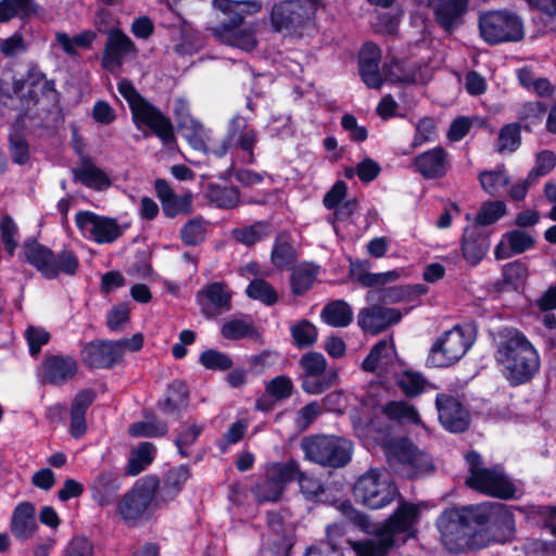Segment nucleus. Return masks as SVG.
Segmentation results:
<instances>
[{"mask_svg": "<svg viewBox=\"0 0 556 556\" xmlns=\"http://www.w3.org/2000/svg\"><path fill=\"white\" fill-rule=\"evenodd\" d=\"M437 527L446 549L462 554L483 549L511 535L515 517L503 503L483 502L444 509Z\"/></svg>", "mask_w": 556, "mask_h": 556, "instance_id": "nucleus-1", "label": "nucleus"}, {"mask_svg": "<svg viewBox=\"0 0 556 556\" xmlns=\"http://www.w3.org/2000/svg\"><path fill=\"white\" fill-rule=\"evenodd\" d=\"M494 358L511 387L530 382L540 369V355L518 328L503 326L494 334Z\"/></svg>", "mask_w": 556, "mask_h": 556, "instance_id": "nucleus-2", "label": "nucleus"}, {"mask_svg": "<svg viewBox=\"0 0 556 556\" xmlns=\"http://www.w3.org/2000/svg\"><path fill=\"white\" fill-rule=\"evenodd\" d=\"M215 9L223 12L227 18L210 28L211 35L220 43L252 51L257 46L255 29L244 23L247 15L261 11L260 0H213Z\"/></svg>", "mask_w": 556, "mask_h": 556, "instance_id": "nucleus-3", "label": "nucleus"}, {"mask_svg": "<svg viewBox=\"0 0 556 556\" xmlns=\"http://www.w3.org/2000/svg\"><path fill=\"white\" fill-rule=\"evenodd\" d=\"M117 90L128 103L132 123L138 129L142 126L148 127L165 146L176 143L175 129L170 118L147 100L130 80L125 78L119 80Z\"/></svg>", "mask_w": 556, "mask_h": 556, "instance_id": "nucleus-4", "label": "nucleus"}, {"mask_svg": "<svg viewBox=\"0 0 556 556\" xmlns=\"http://www.w3.org/2000/svg\"><path fill=\"white\" fill-rule=\"evenodd\" d=\"M23 251L26 262L49 280L56 279L61 274L75 276L80 266L79 258L73 250L63 248L54 253L36 239L26 240Z\"/></svg>", "mask_w": 556, "mask_h": 556, "instance_id": "nucleus-5", "label": "nucleus"}, {"mask_svg": "<svg viewBox=\"0 0 556 556\" xmlns=\"http://www.w3.org/2000/svg\"><path fill=\"white\" fill-rule=\"evenodd\" d=\"M353 496L369 509H381L401 496L399 488L387 469L370 468L353 485Z\"/></svg>", "mask_w": 556, "mask_h": 556, "instance_id": "nucleus-6", "label": "nucleus"}, {"mask_svg": "<svg viewBox=\"0 0 556 556\" xmlns=\"http://www.w3.org/2000/svg\"><path fill=\"white\" fill-rule=\"evenodd\" d=\"M305 458L323 467L341 468L352 458V443L337 435L315 434L301 442Z\"/></svg>", "mask_w": 556, "mask_h": 556, "instance_id": "nucleus-7", "label": "nucleus"}, {"mask_svg": "<svg viewBox=\"0 0 556 556\" xmlns=\"http://www.w3.org/2000/svg\"><path fill=\"white\" fill-rule=\"evenodd\" d=\"M160 480L155 476H146L117 501L116 514L126 525H136L148 515L155 497Z\"/></svg>", "mask_w": 556, "mask_h": 556, "instance_id": "nucleus-8", "label": "nucleus"}, {"mask_svg": "<svg viewBox=\"0 0 556 556\" xmlns=\"http://www.w3.org/2000/svg\"><path fill=\"white\" fill-rule=\"evenodd\" d=\"M481 38L489 45L516 42L523 37V26L518 15L506 11H490L479 17Z\"/></svg>", "mask_w": 556, "mask_h": 556, "instance_id": "nucleus-9", "label": "nucleus"}, {"mask_svg": "<svg viewBox=\"0 0 556 556\" xmlns=\"http://www.w3.org/2000/svg\"><path fill=\"white\" fill-rule=\"evenodd\" d=\"M471 341L460 325L444 331L429 350L426 365L445 368L457 363L469 350Z\"/></svg>", "mask_w": 556, "mask_h": 556, "instance_id": "nucleus-10", "label": "nucleus"}, {"mask_svg": "<svg viewBox=\"0 0 556 556\" xmlns=\"http://www.w3.org/2000/svg\"><path fill=\"white\" fill-rule=\"evenodd\" d=\"M312 12L300 0H283L275 3L270 11L273 30L277 33H301Z\"/></svg>", "mask_w": 556, "mask_h": 556, "instance_id": "nucleus-11", "label": "nucleus"}, {"mask_svg": "<svg viewBox=\"0 0 556 556\" xmlns=\"http://www.w3.org/2000/svg\"><path fill=\"white\" fill-rule=\"evenodd\" d=\"M466 486L479 493L501 498L513 500L516 497V485L502 471L495 468H484L473 472L465 480Z\"/></svg>", "mask_w": 556, "mask_h": 556, "instance_id": "nucleus-12", "label": "nucleus"}, {"mask_svg": "<svg viewBox=\"0 0 556 556\" xmlns=\"http://www.w3.org/2000/svg\"><path fill=\"white\" fill-rule=\"evenodd\" d=\"M75 223L85 238L99 244L112 243L123 235L115 218L90 211H79L75 216Z\"/></svg>", "mask_w": 556, "mask_h": 556, "instance_id": "nucleus-13", "label": "nucleus"}, {"mask_svg": "<svg viewBox=\"0 0 556 556\" xmlns=\"http://www.w3.org/2000/svg\"><path fill=\"white\" fill-rule=\"evenodd\" d=\"M399 504L395 510L379 527L382 534L395 539L397 534H403L406 539L417 536L421 510L418 504L399 497Z\"/></svg>", "mask_w": 556, "mask_h": 556, "instance_id": "nucleus-14", "label": "nucleus"}, {"mask_svg": "<svg viewBox=\"0 0 556 556\" xmlns=\"http://www.w3.org/2000/svg\"><path fill=\"white\" fill-rule=\"evenodd\" d=\"M435 408L442 427L451 433L466 432L471 422L468 408L456 396L447 393H438Z\"/></svg>", "mask_w": 556, "mask_h": 556, "instance_id": "nucleus-15", "label": "nucleus"}, {"mask_svg": "<svg viewBox=\"0 0 556 556\" xmlns=\"http://www.w3.org/2000/svg\"><path fill=\"white\" fill-rule=\"evenodd\" d=\"M240 117L236 116L231 119L227 134L223 138L220 144L213 151L217 157L225 156L231 148H237L245 153L243 163L253 165L256 163L254 149L258 142V132L255 128L244 127L239 134Z\"/></svg>", "mask_w": 556, "mask_h": 556, "instance_id": "nucleus-16", "label": "nucleus"}, {"mask_svg": "<svg viewBox=\"0 0 556 556\" xmlns=\"http://www.w3.org/2000/svg\"><path fill=\"white\" fill-rule=\"evenodd\" d=\"M80 356L84 365L91 370L112 369L122 363L124 351L115 341L98 339L87 342Z\"/></svg>", "mask_w": 556, "mask_h": 556, "instance_id": "nucleus-17", "label": "nucleus"}, {"mask_svg": "<svg viewBox=\"0 0 556 556\" xmlns=\"http://www.w3.org/2000/svg\"><path fill=\"white\" fill-rule=\"evenodd\" d=\"M25 78L28 84V90L21 94V104L24 109L29 110L39 103V94L36 91V87L40 84V93L43 98L52 102L60 100V92L55 87V80L47 79L46 73L41 71L37 63L30 62L28 64Z\"/></svg>", "mask_w": 556, "mask_h": 556, "instance_id": "nucleus-18", "label": "nucleus"}, {"mask_svg": "<svg viewBox=\"0 0 556 556\" xmlns=\"http://www.w3.org/2000/svg\"><path fill=\"white\" fill-rule=\"evenodd\" d=\"M410 168L424 179H441L446 176L450 168L448 152L442 146L428 149L412 160Z\"/></svg>", "mask_w": 556, "mask_h": 556, "instance_id": "nucleus-19", "label": "nucleus"}, {"mask_svg": "<svg viewBox=\"0 0 556 556\" xmlns=\"http://www.w3.org/2000/svg\"><path fill=\"white\" fill-rule=\"evenodd\" d=\"M135 42L119 27H113L108 33V39L101 58L102 68L113 72L121 67L127 54L136 53Z\"/></svg>", "mask_w": 556, "mask_h": 556, "instance_id": "nucleus-20", "label": "nucleus"}, {"mask_svg": "<svg viewBox=\"0 0 556 556\" xmlns=\"http://www.w3.org/2000/svg\"><path fill=\"white\" fill-rule=\"evenodd\" d=\"M402 317L397 308L374 304L359 311L357 324L364 332L379 334L390 326L399 324Z\"/></svg>", "mask_w": 556, "mask_h": 556, "instance_id": "nucleus-21", "label": "nucleus"}, {"mask_svg": "<svg viewBox=\"0 0 556 556\" xmlns=\"http://www.w3.org/2000/svg\"><path fill=\"white\" fill-rule=\"evenodd\" d=\"M174 117L179 129L185 131V137L194 150H204V126L194 118L190 112V104L185 98H177L174 103Z\"/></svg>", "mask_w": 556, "mask_h": 556, "instance_id": "nucleus-22", "label": "nucleus"}, {"mask_svg": "<svg viewBox=\"0 0 556 556\" xmlns=\"http://www.w3.org/2000/svg\"><path fill=\"white\" fill-rule=\"evenodd\" d=\"M154 189L161 202L163 214L167 218H175L178 215H188L193 211V197L191 193L178 195L169 184L157 178L154 181Z\"/></svg>", "mask_w": 556, "mask_h": 556, "instance_id": "nucleus-23", "label": "nucleus"}, {"mask_svg": "<svg viewBox=\"0 0 556 556\" xmlns=\"http://www.w3.org/2000/svg\"><path fill=\"white\" fill-rule=\"evenodd\" d=\"M381 50L372 41H366L358 54V74L362 81L370 89H380L383 77L379 70Z\"/></svg>", "mask_w": 556, "mask_h": 556, "instance_id": "nucleus-24", "label": "nucleus"}, {"mask_svg": "<svg viewBox=\"0 0 556 556\" xmlns=\"http://www.w3.org/2000/svg\"><path fill=\"white\" fill-rule=\"evenodd\" d=\"M78 370L77 362L70 355H48L42 362L41 381L51 386H63Z\"/></svg>", "mask_w": 556, "mask_h": 556, "instance_id": "nucleus-25", "label": "nucleus"}, {"mask_svg": "<svg viewBox=\"0 0 556 556\" xmlns=\"http://www.w3.org/2000/svg\"><path fill=\"white\" fill-rule=\"evenodd\" d=\"M97 400V393L91 388H85L78 391L70 406V428L68 432L73 439H81L87 432L86 415L89 407Z\"/></svg>", "mask_w": 556, "mask_h": 556, "instance_id": "nucleus-26", "label": "nucleus"}, {"mask_svg": "<svg viewBox=\"0 0 556 556\" xmlns=\"http://www.w3.org/2000/svg\"><path fill=\"white\" fill-rule=\"evenodd\" d=\"M468 0H438L433 9L437 24L448 35L463 24Z\"/></svg>", "mask_w": 556, "mask_h": 556, "instance_id": "nucleus-27", "label": "nucleus"}, {"mask_svg": "<svg viewBox=\"0 0 556 556\" xmlns=\"http://www.w3.org/2000/svg\"><path fill=\"white\" fill-rule=\"evenodd\" d=\"M189 400L190 392L187 383L175 379L167 384L165 396L156 402V407L163 414L179 419L182 410L187 408Z\"/></svg>", "mask_w": 556, "mask_h": 556, "instance_id": "nucleus-28", "label": "nucleus"}, {"mask_svg": "<svg viewBox=\"0 0 556 556\" xmlns=\"http://www.w3.org/2000/svg\"><path fill=\"white\" fill-rule=\"evenodd\" d=\"M91 498L100 506L111 505L121 489L119 476L114 470H102L89 485Z\"/></svg>", "mask_w": 556, "mask_h": 556, "instance_id": "nucleus-29", "label": "nucleus"}, {"mask_svg": "<svg viewBox=\"0 0 556 556\" xmlns=\"http://www.w3.org/2000/svg\"><path fill=\"white\" fill-rule=\"evenodd\" d=\"M462 255L470 266H477L486 255L490 239L478 227H467L462 236Z\"/></svg>", "mask_w": 556, "mask_h": 556, "instance_id": "nucleus-30", "label": "nucleus"}, {"mask_svg": "<svg viewBox=\"0 0 556 556\" xmlns=\"http://www.w3.org/2000/svg\"><path fill=\"white\" fill-rule=\"evenodd\" d=\"M37 529L35 506L26 501L18 503L12 513L10 521L11 533L20 541H27Z\"/></svg>", "mask_w": 556, "mask_h": 556, "instance_id": "nucleus-31", "label": "nucleus"}, {"mask_svg": "<svg viewBox=\"0 0 556 556\" xmlns=\"http://www.w3.org/2000/svg\"><path fill=\"white\" fill-rule=\"evenodd\" d=\"M195 298L203 311L208 308L229 311L231 307V294L227 291L225 282L216 281L206 285L197 292Z\"/></svg>", "mask_w": 556, "mask_h": 556, "instance_id": "nucleus-32", "label": "nucleus"}, {"mask_svg": "<svg viewBox=\"0 0 556 556\" xmlns=\"http://www.w3.org/2000/svg\"><path fill=\"white\" fill-rule=\"evenodd\" d=\"M529 267L526 262L516 260L505 264L502 268V279L492 283V290L501 293L505 291H517L528 278Z\"/></svg>", "mask_w": 556, "mask_h": 556, "instance_id": "nucleus-33", "label": "nucleus"}, {"mask_svg": "<svg viewBox=\"0 0 556 556\" xmlns=\"http://www.w3.org/2000/svg\"><path fill=\"white\" fill-rule=\"evenodd\" d=\"M73 173L76 181L97 191H103L110 188L112 184L109 175L103 169L96 166L89 155L81 157L80 167L74 169Z\"/></svg>", "mask_w": 556, "mask_h": 556, "instance_id": "nucleus-34", "label": "nucleus"}, {"mask_svg": "<svg viewBox=\"0 0 556 556\" xmlns=\"http://www.w3.org/2000/svg\"><path fill=\"white\" fill-rule=\"evenodd\" d=\"M375 535L376 539L351 541V546L356 556H386L395 545V539L382 534L379 528Z\"/></svg>", "mask_w": 556, "mask_h": 556, "instance_id": "nucleus-35", "label": "nucleus"}, {"mask_svg": "<svg viewBox=\"0 0 556 556\" xmlns=\"http://www.w3.org/2000/svg\"><path fill=\"white\" fill-rule=\"evenodd\" d=\"M400 278L397 270H388L384 273H363L357 276V283L366 288H377L367 292V300L375 301L376 299L382 302H388L389 299H383L380 290L387 288L386 285L393 282Z\"/></svg>", "mask_w": 556, "mask_h": 556, "instance_id": "nucleus-36", "label": "nucleus"}, {"mask_svg": "<svg viewBox=\"0 0 556 556\" xmlns=\"http://www.w3.org/2000/svg\"><path fill=\"white\" fill-rule=\"evenodd\" d=\"M206 198L217 208L232 210L240 203V190L236 186H222L210 182L206 187Z\"/></svg>", "mask_w": 556, "mask_h": 556, "instance_id": "nucleus-37", "label": "nucleus"}, {"mask_svg": "<svg viewBox=\"0 0 556 556\" xmlns=\"http://www.w3.org/2000/svg\"><path fill=\"white\" fill-rule=\"evenodd\" d=\"M321 319L336 328L348 327L353 320L351 305L344 300H333L327 303L320 313Z\"/></svg>", "mask_w": 556, "mask_h": 556, "instance_id": "nucleus-38", "label": "nucleus"}, {"mask_svg": "<svg viewBox=\"0 0 556 556\" xmlns=\"http://www.w3.org/2000/svg\"><path fill=\"white\" fill-rule=\"evenodd\" d=\"M156 453V447L152 442H140L138 446L131 451L127 466L125 468L126 476H138L152 464Z\"/></svg>", "mask_w": 556, "mask_h": 556, "instance_id": "nucleus-39", "label": "nucleus"}, {"mask_svg": "<svg viewBox=\"0 0 556 556\" xmlns=\"http://www.w3.org/2000/svg\"><path fill=\"white\" fill-rule=\"evenodd\" d=\"M38 8L34 0H0V23H8L14 17L28 20L37 14Z\"/></svg>", "mask_w": 556, "mask_h": 556, "instance_id": "nucleus-40", "label": "nucleus"}, {"mask_svg": "<svg viewBox=\"0 0 556 556\" xmlns=\"http://www.w3.org/2000/svg\"><path fill=\"white\" fill-rule=\"evenodd\" d=\"M222 336L227 340L251 339L256 342L263 340L262 333L252 324L243 319L233 318L223 324Z\"/></svg>", "mask_w": 556, "mask_h": 556, "instance_id": "nucleus-41", "label": "nucleus"}, {"mask_svg": "<svg viewBox=\"0 0 556 556\" xmlns=\"http://www.w3.org/2000/svg\"><path fill=\"white\" fill-rule=\"evenodd\" d=\"M146 421H136L129 426L128 433L134 438H161L168 432L165 421L157 420L154 413H146Z\"/></svg>", "mask_w": 556, "mask_h": 556, "instance_id": "nucleus-42", "label": "nucleus"}, {"mask_svg": "<svg viewBox=\"0 0 556 556\" xmlns=\"http://www.w3.org/2000/svg\"><path fill=\"white\" fill-rule=\"evenodd\" d=\"M301 468L298 460L290 458L287 462H276L270 464L266 469V476L275 483H279L286 488L288 483L298 481Z\"/></svg>", "mask_w": 556, "mask_h": 556, "instance_id": "nucleus-43", "label": "nucleus"}, {"mask_svg": "<svg viewBox=\"0 0 556 556\" xmlns=\"http://www.w3.org/2000/svg\"><path fill=\"white\" fill-rule=\"evenodd\" d=\"M290 336L294 348L305 350L316 343L318 329L312 321L304 318L291 325Z\"/></svg>", "mask_w": 556, "mask_h": 556, "instance_id": "nucleus-44", "label": "nucleus"}, {"mask_svg": "<svg viewBox=\"0 0 556 556\" xmlns=\"http://www.w3.org/2000/svg\"><path fill=\"white\" fill-rule=\"evenodd\" d=\"M317 275V266L304 264L294 267L290 277L292 293L296 296L305 294L316 281Z\"/></svg>", "mask_w": 556, "mask_h": 556, "instance_id": "nucleus-45", "label": "nucleus"}, {"mask_svg": "<svg viewBox=\"0 0 556 556\" xmlns=\"http://www.w3.org/2000/svg\"><path fill=\"white\" fill-rule=\"evenodd\" d=\"M427 378L419 371L405 369L396 378V386L408 399H415L425 392Z\"/></svg>", "mask_w": 556, "mask_h": 556, "instance_id": "nucleus-46", "label": "nucleus"}, {"mask_svg": "<svg viewBox=\"0 0 556 556\" xmlns=\"http://www.w3.org/2000/svg\"><path fill=\"white\" fill-rule=\"evenodd\" d=\"M394 352L392 342L386 339L379 340L362 362V369L366 372H375L380 363L388 364Z\"/></svg>", "mask_w": 556, "mask_h": 556, "instance_id": "nucleus-47", "label": "nucleus"}, {"mask_svg": "<svg viewBox=\"0 0 556 556\" xmlns=\"http://www.w3.org/2000/svg\"><path fill=\"white\" fill-rule=\"evenodd\" d=\"M270 261L279 270L292 268L296 262V252L292 243L278 237L271 249Z\"/></svg>", "mask_w": 556, "mask_h": 556, "instance_id": "nucleus-48", "label": "nucleus"}, {"mask_svg": "<svg viewBox=\"0 0 556 556\" xmlns=\"http://www.w3.org/2000/svg\"><path fill=\"white\" fill-rule=\"evenodd\" d=\"M298 483L300 486V492L303 494L306 501L314 503L329 502L327 489L318 478L311 477L301 470V473L298 478Z\"/></svg>", "mask_w": 556, "mask_h": 556, "instance_id": "nucleus-49", "label": "nucleus"}, {"mask_svg": "<svg viewBox=\"0 0 556 556\" xmlns=\"http://www.w3.org/2000/svg\"><path fill=\"white\" fill-rule=\"evenodd\" d=\"M521 123H509L502 126L496 140V151L498 153H513L521 144Z\"/></svg>", "mask_w": 556, "mask_h": 556, "instance_id": "nucleus-50", "label": "nucleus"}, {"mask_svg": "<svg viewBox=\"0 0 556 556\" xmlns=\"http://www.w3.org/2000/svg\"><path fill=\"white\" fill-rule=\"evenodd\" d=\"M190 477L191 471L188 465L172 468L164 477L162 491L173 500L182 490V486Z\"/></svg>", "mask_w": 556, "mask_h": 556, "instance_id": "nucleus-51", "label": "nucleus"}, {"mask_svg": "<svg viewBox=\"0 0 556 556\" xmlns=\"http://www.w3.org/2000/svg\"><path fill=\"white\" fill-rule=\"evenodd\" d=\"M206 237V220L202 216L188 219L180 229V239L185 245L197 247Z\"/></svg>", "mask_w": 556, "mask_h": 556, "instance_id": "nucleus-52", "label": "nucleus"}, {"mask_svg": "<svg viewBox=\"0 0 556 556\" xmlns=\"http://www.w3.org/2000/svg\"><path fill=\"white\" fill-rule=\"evenodd\" d=\"M547 111V105L541 101L526 102L518 112L522 129L528 132L532 131L533 126L542 123Z\"/></svg>", "mask_w": 556, "mask_h": 556, "instance_id": "nucleus-53", "label": "nucleus"}, {"mask_svg": "<svg viewBox=\"0 0 556 556\" xmlns=\"http://www.w3.org/2000/svg\"><path fill=\"white\" fill-rule=\"evenodd\" d=\"M383 414L391 420L418 424L420 420L417 409L405 401H389L382 408Z\"/></svg>", "mask_w": 556, "mask_h": 556, "instance_id": "nucleus-54", "label": "nucleus"}, {"mask_svg": "<svg viewBox=\"0 0 556 556\" xmlns=\"http://www.w3.org/2000/svg\"><path fill=\"white\" fill-rule=\"evenodd\" d=\"M245 293L248 298L262 302L267 306H271L278 301V293L275 288L263 278L253 279L247 287Z\"/></svg>", "mask_w": 556, "mask_h": 556, "instance_id": "nucleus-55", "label": "nucleus"}, {"mask_svg": "<svg viewBox=\"0 0 556 556\" xmlns=\"http://www.w3.org/2000/svg\"><path fill=\"white\" fill-rule=\"evenodd\" d=\"M479 182L488 194L495 197L500 188L506 187L509 184V177L506 175L504 165H500L493 170L481 172L479 174Z\"/></svg>", "mask_w": 556, "mask_h": 556, "instance_id": "nucleus-56", "label": "nucleus"}, {"mask_svg": "<svg viewBox=\"0 0 556 556\" xmlns=\"http://www.w3.org/2000/svg\"><path fill=\"white\" fill-rule=\"evenodd\" d=\"M199 363L207 370L227 371L232 368L233 361L225 352L207 349L199 356Z\"/></svg>", "mask_w": 556, "mask_h": 556, "instance_id": "nucleus-57", "label": "nucleus"}, {"mask_svg": "<svg viewBox=\"0 0 556 556\" xmlns=\"http://www.w3.org/2000/svg\"><path fill=\"white\" fill-rule=\"evenodd\" d=\"M506 213L505 202L501 200L486 201L481 205L476 216V223L482 227L490 226L500 220Z\"/></svg>", "mask_w": 556, "mask_h": 556, "instance_id": "nucleus-58", "label": "nucleus"}, {"mask_svg": "<svg viewBox=\"0 0 556 556\" xmlns=\"http://www.w3.org/2000/svg\"><path fill=\"white\" fill-rule=\"evenodd\" d=\"M427 291V286L418 283L414 286L384 288L380 290V293L383 299H389V302L396 303L405 299L419 298L420 295H424Z\"/></svg>", "mask_w": 556, "mask_h": 556, "instance_id": "nucleus-59", "label": "nucleus"}, {"mask_svg": "<svg viewBox=\"0 0 556 556\" xmlns=\"http://www.w3.org/2000/svg\"><path fill=\"white\" fill-rule=\"evenodd\" d=\"M437 138L435 121L431 116L420 118L415 126V134L410 143L416 149L425 143L432 142Z\"/></svg>", "mask_w": 556, "mask_h": 556, "instance_id": "nucleus-60", "label": "nucleus"}, {"mask_svg": "<svg viewBox=\"0 0 556 556\" xmlns=\"http://www.w3.org/2000/svg\"><path fill=\"white\" fill-rule=\"evenodd\" d=\"M268 226L266 222H256L249 227L235 230V238L238 242L247 247H252L268 235Z\"/></svg>", "mask_w": 556, "mask_h": 556, "instance_id": "nucleus-61", "label": "nucleus"}, {"mask_svg": "<svg viewBox=\"0 0 556 556\" xmlns=\"http://www.w3.org/2000/svg\"><path fill=\"white\" fill-rule=\"evenodd\" d=\"M9 148L13 163L25 165L29 161V146L21 131H14L9 135Z\"/></svg>", "mask_w": 556, "mask_h": 556, "instance_id": "nucleus-62", "label": "nucleus"}, {"mask_svg": "<svg viewBox=\"0 0 556 556\" xmlns=\"http://www.w3.org/2000/svg\"><path fill=\"white\" fill-rule=\"evenodd\" d=\"M292 380L285 375H279L269 380L265 387L266 393L276 401L289 399L293 393Z\"/></svg>", "mask_w": 556, "mask_h": 556, "instance_id": "nucleus-63", "label": "nucleus"}, {"mask_svg": "<svg viewBox=\"0 0 556 556\" xmlns=\"http://www.w3.org/2000/svg\"><path fill=\"white\" fill-rule=\"evenodd\" d=\"M556 166V153L552 150H542L536 154L535 165L528 174V179H535L551 173Z\"/></svg>", "mask_w": 556, "mask_h": 556, "instance_id": "nucleus-64", "label": "nucleus"}]
</instances>
